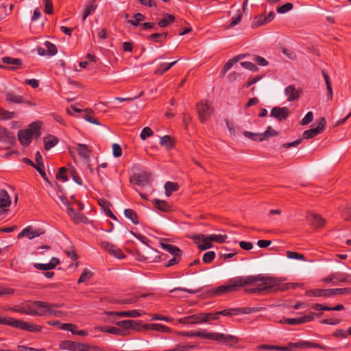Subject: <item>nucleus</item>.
Wrapping results in <instances>:
<instances>
[{"instance_id": "nucleus-35", "label": "nucleus", "mask_w": 351, "mask_h": 351, "mask_svg": "<svg viewBox=\"0 0 351 351\" xmlns=\"http://www.w3.org/2000/svg\"><path fill=\"white\" fill-rule=\"evenodd\" d=\"M75 343L76 342L73 341H63L60 342L59 348L60 349L64 350L75 351Z\"/></svg>"}, {"instance_id": "nucleus-12", "label": "nucleus", "mask_w": 351, "mask_h": 351, "mask_svg": "<svg viewBox=\"0 0 351 351\" xmlns=\"http://www.w3.org/2000/svg\"><path fill=\"white\" fill-rule=\"evenodd\" d=\"M44 303L43 301H34L26 306V315L32 316L43 317V307L40 306L39 304Z\"/></svg>"}, {"instance_id": "nucleus-17", "label": "nucleus", "mask_w": 351, "mask_h": 351, "mask_svg": "<svg viewBox=\"0 0 351 351\" xmlns=\"http://www.w3.org/2000/svg\"><path fill=\"white\" fill-rule=\"evenodd\" d=\"M306 219L311 223V225L316 228H322L326 223L325 219L321 215L311 212L307 213Z\"/></svg>"}, {"instance_id": "nucleus-55", "label": "nucleus", "mask_w": 351, "mask_h": 351, "mask_svg": "<svg viewBox=\"0 0 351 351\" xmlns=\"http://www.w3.org/2000/svg\"><path fill=\"white\" fill-rule=\"evenodd\" d=\"M2 61L3 63L7 64H12V65H21V60L18 58H12L10 57H4L2 58Z\"/></svg>"}, {"instance_id": "nucleus-61", "label": "nucleus", "mask_w": 351, "mask_h": 351, "mask_svg": "<svg viewBox=\"0 0 351 351\" xmlns=\"http://www.w3.org/2000/svg\"><path fill=\"white\" fill-rule=\"evenodd\" d=\"M92 346L83 343H76L75 351H90Z\"/></svg>"}, {"instance_id": "nucleus-42", "label": "nucleus", "mask_w": 351, "mask_h": 351, "mask_svg": "<svg viewBox=\"0 0 351 351\" xmlns=\"http://www.w3.org/2000/svg\"><path fill=\"white\" fill-rule=\"evenodd\" d=\"M44 45L46 47V51L48 56H54L57 53L58 49L54 44L50 43L49 41H46Z\"/></svg>"}, {"instance_id": "nucleus-49", "label": "nucleus", "mask_w": 351, "mask_h": 351, "mask_svg": "<svg viewBox=\"0 0 351 351\" xmlns=\"http://www.w3.org/2000/svg\"><path fill=\"white\" fill-rule=\"evenodd\" d=\"M242 17L243 14L240 12V10H239L238 14L235 16L232 17L231 21L230 24L227 26V28H232L235 25H238L241 21Z\"/></svg>"}, {"instance_id": "nucleus-50", "label": "nucleus", "mask_w": 351, "mask_h": 351, "mask_svg": "<svg viewBox=\"0 0 351 351\" xmlns=\"http://www.w3.org/2000/svg\"><path fill=\"white\" fill-rule=\"evenodd\" d=\"M204 322L210 320H217L219 318L218 311L215 313H202Z\"/></svg>"}, {"instance_id": "nucleus-52", "label": "nucleus", "mask_w": 351, "mask_h": 351, "mask_svg": "<svg viewBox=\"0 0 351 351\" xmlns=\"http://www.w3.org/2000/svg\"><path fill=\"white\" fill-rule=\"evenodd\" d=\"M86 114H84L83 117L84 119L91 123H93V124H96V125H100V123L98 121V120L96 119V118H94L93 117H92L90 113H92L93 112V110H90V109H86Z\"/></svg>"}, {"instance_id": "nucleus-22", "label": "nucleus", "mask_w": 351, "mask_h": 351, "mask_svg": "<svg viewBox=\"0 0 351 351\" xmlns=\"http://www.w3.org/2000/svg\"><path fill=\"white\" fill-rule=\"evenodd\" d=\"M326 292L327 293L326 298L332 297L335 295L350 294L351 288L328 289H326Z\"/></svg>"}, {"instance_id": "nucleus-53", "label": "nucleus", "mask_w": 351, "mask_h": 351, "mask_svg": "<svg viewBox=\"0 0 351 351\" xmlns=\"http://www.w3.org/2000/svg\"><path fill=\"white\" fill-rule=\"evenodd\" d=\"M139 299L138 296H132L129 298L117 300L114 301V303L121 304H133L136 302Z\"/></svg>"}, {"instance_id": "nucleus-31", "label": "nucleus", "mask_w": 351, "mask_h": 351, "mask_svg": "<svg viewBox=\"0 0 351 351\" xmlns=\"http://www.w3.org/2000/svg\"><path fill=\"white\" fill-rule=\"evenodd\" d=\"M336 282H346L351 284V274L346 273H335L334 277Z\"/></svg>"}, {"instance_id": "nucleus-43", "label": "nucleus", "mask_w": 351, "mask_h": 351, "mask_svg": "<svg viewBox=\"0 0 351 351\" xmlns=\"http://www.w3.org/2000/svg\"><path fill=\"white\" fill-rule=\"evenodd\" d=\"M68 171L67 168L62 167H60L56 176V178L58 180H61L62 182H66L68 180V177L66 176V173Z\"/></svg>"}, {"instance_id": "nucleus-21", "label": "nucleus", "mask_w": 351, "mask_h": 351, "mask_svg": "<svg viewBox=\"0 0 351 351\" xmlns=\"http://www.w3.org/2000/svg\"><path fill=\"white\" fill-rule=\"evenodd\" d=\"M116 324L120 327H123V330L133 329L136 331H141L140 324L138 322L129 319L117 322Z\"/></svg>"}, {"instance_id": "nucleus-29", "label": "nucleus", "mask_w": 351, "mask_h": 351, "mask_svg": "<svg viewBox=\"0 0 351 351\" xmlns=\"http://www.w3.org/2000/svg\"><path fill=\"white\" fill-rule=\"evenodd\" d=\"M176 21V18L173 15L166 13L164 14V18L160 20L158 23L160 27H165L169 25L171 23Z\"/></svg>"}, {"instance_id": "nucleus-2", "label": "nucleus", "mask_w": 351, "mask_h": 351, "mask_svg": "<svg viewBox=\"0 0 351 351\" xmlns=\"http://www.w3.org/2000/svg\"><path fill=\"white\" fill-rule=\"evenodd\" d=\"M182 335L189 337H202L206 339H211L217 342H221L230 346L235 344L239 341L238 338L235 336L231 335H225L223 333L209 332L205 330L199 331H186L182 332Z\"/></svg>"}, {"instance_id": "nucleus-54", "label": "nucleus", "mask_w": 351, "mask_h": 351, "mask_svg": "<svg viewBox=\"0 0 351 351\" xmlns=\"http://www.w3.org/2000/svg\"><path fill=\"white\" fill-rule=\"evenodd\" d=\"M97 5L95 4L88 5L84 10V12L82 16L83 21H85L86 19L96 10Z\"/></svg>"}, {"instance_id": "nucleus-27", "label": "nucleus", "mask_w": 351, "mask_h": 351, "mask_svg": "<svg viewBox=\"0 0 351 351\" xmlns=\"http://www.w3.org/2000/svg\"><path fill=\"white\" fill-rule=\"evenodd\" d=\"M77 149L78 152V154L83 157L84 158L88 159L90 156V154L91 152V150L89 149V147L85 145L82 143H77Z\"/></svg>"}, {"instance_id": "nucleus-18", "label": "nucleus", "mask_w": 351, "mask_h": 351, "mask_svg": "<svg viewBox=\"0 0 351 351\" xmlns=\"http://www.w3.org/2000/svg\"><path fill=\"white\" fill-rule=\"evenodd\" d=\"M69 215L75 223L80 222L86 223L88 221L87 217L82 213L76 212L72 207H69L67 210Z\"/></svg>"}, {"instance_id": "nucleus-47", "label": "nucleus", "mask_w": 351, "mask_h": 351, "mask_svg": "<svg viewBox=\"0 0 351 351\" xmlns=\"http://www.w3.org/2000/svg\"><path fill=\"white\" fill-rule=\"evenodd\" d=\"M108 252L118 258H122L123 257H124L123 253L121 251V250L114 244L112 245V246H111V247L110 248V251Z\"/></svg>"}, {"instance_id": "nucleus-63", "label": "nucleus", "mask_w": 351, "mask_h": 351, "mask_svg": "<svg viewBox=\"0 0 351 351\" xmlns=\"http://www.w3.org/2000/svg\"><path fill=\"white\" fill-rule=\"evenodd\" d=\"M293 8V5L291 3H287L282 6L277 8V12L280 14H284Z\"/></svg>"}, {"instance_id": "nucleus-6", "label": "nucleus", "mask_w": 351, "mask_h": 351, "mask_svg": "<svg viewBox=\"0 0 351 351\" xmlns=\"http://www.w3.org/2000/svg\"><path fill=\"white\" fill-rule=\"evenodd\" d=\"M12 327L32 332H40L43 330V326L40 325L14 318H13Z\"/></svg>"}, {"instance_id": "nucleus-10", "label": "nucleus", "mask_w": 351, "mask_h": 351, "mask_svg": "<svg viewBox=\"0 0 351 351\" xmlns=\"http://www.w3.org/2000/svg\"><path fill=\"white\" fill-rule=\"evenodd\" d=\"M191 238L194 241H196L197 247L202 250H206L213 247L211 240H210V236L199 234L193 235Z\"/></svg>"}, {"instance_id": "nucleus-24", "label": "nucleus", "mask_w": 351, "mask_h": 351, "mask_svg": "<svg viewBox=\"0 0 351 351\" xmlns=\"http://www.w3.org/2000/svg\"><path fill=\"white\" fill-rule=\"evenodd\" d=\"M5 99L9 104H23L25 102V99L22 96L16 95L12 92L6 93Z\"/></svg>"}, {"instance_id": "nucleus-56", "label": "nucleus", "mask_w": 351, "mask_h": 351, "mask_svg": "<svg viewBox=\"0 0 351 351\" xmlns=\"http://www.w3.org/2000/svg\"><path fill=\"white\" fill-rule=\"evenodd\" d=\"M109 330H110V334H114V335H121V336H125V335H128V330H123L120 328H117V327H114V326H110Z\"/></svg>"}, {"instance_id": "nucleus-20", "label": "nucleus", "mask_w": 351, "mask_h": 351, "mask_svg": "<svg viewBox=\"0 0 351 351\" xmlns=\"http://www.w3.org/2000/svg\"><path fill=\"white\" fill-rule=\"evenodd\" d=\"M42 232L38 230H34L32 226H27L24 228L19 234L17 238L21 239L23 237H27L29 239L39 237Z\"/></svg>"}, {"instance_id": "nucleus-59", "label": "nucleus", "mask_w": 351, "mask_h": 351, "mask_svg": "<svg viewBox=\"0 0 351 351\" xmlns=\"http://www.w3.org/2000/svg\"><path fill=\"white\" fill-rule=\"evenodd\" d=\"M243 135L253 141H260V138H261V133H254L249 131L243 132Z\"/></svg>"}, {"instance_id": "nucleus-39", "label": "nucleus", "mask_w": 351, "mask_h": 351, "mask_svg": "<svg viewBox=\"0 0 351 351\" xmlns=\"http://www.w3.org/2000/svg\"><path fill=\"white\" fill-rule=\"evenodd\" d=\"M125 216L130 219L132 222L134 224H138V216L135 211H134L132 209L127 208L124 210Z\"/></svg>"}, {"instance_id": "nucleus-7", "label": "nucleus", "mask_w": 351, "mask_h": 351, "mask_svg": "<svg viewBox=\"0 0 351 351\" xmlns=\"http://www.w3.org/2000/svg\"><path fill=\"white\" fill-rule=\"evenodd\" d=\"M289 350L292 348H300V349H307V348H319L321 350H328V347L324 345H321L315 342L300 341L296 343L289 342L288 344Z\"/></svg>"}, {"instance_id": "nucleus-5", "label": "nucleus", "mask_w": 351, "mask_h": 351, "mask_svg": "<svg viewBox=\"0 0 351 351\" xmlns=\"http://www.w3.org/2000/svg\"><path fill=\"white\" fill-rule=\"evenodd\" d=\"M197 112L199 121L202 123L206 122L208 117L213 114V108L208 104L207 100H202L196 104Z\"/></svg>"}, {"instance_id": "nucleus-25", "label": "nucleus", "mask_w": 351, "mask_h": 351, "mask_svg": "<svg viewBox=\"0 0 351 351\" xmlns=\"http://www.w3.org/2000/svg\"><path fill=\"white\" fill-rule=\"evenodd\" d=\"M11 204V199L5 189L0 190V208L8 207Z\"/></svg>"}, {"instance_id": "nucleus-19", "label": "nucleus", "mask_w": 351, "mask_h": 351, "mask_svg": "<svg viewBox=\"0 0 351 351\" xmlns=\"http://www.w3.org/2000/svg\"><path fill=\"white\" fill-rule=\"evenodd\" d=\"M33 136L29 130H21L18 132V138L21 145L27 146L32 142Z\"/></svg>"}, {"instance_id": "nucleus-34", "label": "nucleus", "mask_w": 351, "mask_h": 351, "mask_svg": "<svg viewBox=\"0 0 351 351\" xmlns=\"http://www.w3.org/2000/svg\"><path fill=\"white\" fill-rule=\"evenodd\" d=\"M17 116L18 113L16 112H10L8 110H4L2 108H0V119L1 120H9L16 117Z\"/></svg>"}, {"instance_id": "nucleus-26", "label": "nucleus", "mask_w": 351, "mask_h": 351, "mask_svg": "<svg viewBox=\"0 0 351 351\" xmlns=\"http://www.w3.org/2000/svg\"><path fill=\"white\" fill-rule=\"evenodd\" d=\"M43 141L44 147L46 150H49L58 143V138L53 135H48L44 138Z\"/></svg>"}, {"instance_id": "nucleus-30", "label": "nucleus", "mask_w": 351, "mask_h": 351, "mask_svg": "<svg viewBox=\"0 0 351 351\" xmlns=\"http://www.w3.org/2000/svg\"><path fill=\"white\" fill-rule=\"evenodd\" d=\"M165 194L169 197L173 192L179 189V184L176 182L168 181L165 184Z\"/></svg>"}, {"instance_id": "nucleus-64", "label": "nucleus", "mask_w": 351, "mask_h": 351, "mask_svg": "<svg viewBox=\"0 0 351 351\" xmlns=\"http://www.w3.org/2000/svg\"><path fill=\"white\" fill-rule=\"evenodd\" d=\"M195 347V346L179 344V345H177L176 348H174V350L175 351H189V350L194 348Z\"/></svg>"}, {"instance_id": "nucleus-38", "label": "nucleus", "mask_w": 351, "mask_h": 351, "mask_svg": "<svg viewBox=\"0 0 351 351\" xmlns=\"http://www.w3.org/2000/svg\"><path fill=\"white\" fill-rule=\"evenodd\" d=\"M27 130H30L31 134L36 137H39L40 135V124L39 122H33L29 125V127Z\"/></svg>"}, {"instance_id": "nucleus-33", "label": "nucleus", "mask_w": 351, "mask_h": 351, "mask_svg": "<svg viewBox=\"0 0 351 351\" xmlns=\"http://www.w3.org/2000/svg\"><path fill=\"white\" fill-rule=\"evenodd\" d=\"M161 246L164 250H165L172 255L177 254H182V252L180 248L172 244L161 243Z\"/></svg>"}, {"instance_id": "nucleus-16", "label": "nucleus", "mask_w": 351, "mask_h": 351, "mask_svg": "<svg viewBox=\"0 0 351 351\" xmlns=\"http://www.w3.org/2000/svg\"><path fill=\"white\" fill-rule=\"evenodd\" d=\"M258 310L255 308H228V309H224L221 311H218L219 316L223 315V316H231L232 315H239V314H243V313H250L251 312H255Z\"/></svg>"}, {"instance_id": "nucleus-58", "label": "nucleus", "mask_w": 351, "mask_h": 351, "mask_svg": "<svg viewBox=\"0 0 351 351\" xmlns=\"http://www.w3.org/2000/svg\"><path fill=\"white\" fill-rule=\"evenodd\" d=\"M182 254H174L173 255V257L172 258H171L165 265V266L166 267H171L173 265H175L176 264H178L180 261V257L182 256Z\"/></svg>"}, {"instance_id": "nucleus-40", "label": "nucleus", "mask_w": 351, "mask_h": 351, "mask_svg": "<svg viewBox=\"0 0 351 351\" xmlns=\"http://www.w3.org/2000/svg\"><path fill=\"white\" fill-rule=\"evenodd\" d=\"M278 135V132L274 129L271 126H269L265 132L261 133V138H260V141H263L269 137L276 136Z\"/></svg>"}, {"instance_id": "nucleus-62", "label": "nucleus", "mask_w": 351, "mask_h": 351, "mask_svg": "<svg viewBox=\"0 0 351 351\" xmlns=\"http://www.w3.org/2000/svg\"><path fill=\"white\" fill-rule=\"evenodd\" d=\"M241 64L243 68L252 71H257L258 70V68L255 64L249 61L242 62Z\"/></svg>"}, {"instance_id": "nucleus-51", "label": "nucleus", "mask_w": 351, "mask_h": 351, "mask_svg": "<svg viewBox=\"0 0 351 351\" xmlns=\"http://www.w3.org/2000/svg\"><path fill=\"white\" fill-rule=\"evenodd\" d=\"M287 258L290 259H298L302 261H306L305 256L300 253L293 252V251H287L286 252Z\"/></svg>"}, {"instance_id": "nucleus-60", "label": "nucleus", "mask_w": 351, "mask_h": 351, "mask_svg": "<svg viewBox=\"0 0 351 351\" xmlns=\"http://www.w3.org/2000/svg\"><path fill=\"white\" fill-rule=\"evenodd\" d=\"M154 132L149 127L144 128L141 132L140 137L142 140H145L147 137L152 136Z\"/></svg>"}, {"instance_id": "nucleus-57", "label": "nucleus", "mask_w": 351, "mask_h": 351, "mask_svg": "<svg viewBox=\"0 0 351 351\" xmlns=\"http://www.w3.org/2000/svg\"><path fill=\"white\" fill-rule=\"evenodd\" d=\"M215 258V252L214 251H209L204 254L202 260L205 263H210L214 260Z\"/></svg>"}, {"instance_id": "nucleus-44", "label": "nucleus", "mask_w": 351, "mask_h": 351, "mask_svg": "<svg viewBox=\"0 0 351 351\" xmlns=\"http://www.w3.org/2000/svg\"><path fill=\"white\" fill-rule=\"evenodd\" d=\"M152 330H156L164 333H169L171 332V329L168 326L165 325H162L160 324H152Z\"/></svg>"}, {"instance_id": "nucleus-45", "label": "nucleus", "mask_w": 351, "mask_h": 351, "mask_svg": "<svg viewBox=\"0 0 351 351\" xmlns=\"http://www.w3.org/2000/svg\"><path fill=\"white\" fill-rule=\"evenodd\" d=\"M92 276H93L92 272L87 268H85L83 270V272L82 273V274L80 275V276L77 280V283L80 284V283L86 282V280L90 279L92 277Z\"/></svg>"}, {"instance_id": "nucleus-3", "label": "nucleus", "mask_w": 351, "mask_h": 351, "mask_svg": "<svg viewBox=\"0 0 351 351\" xmlns=\"http://www.w3.org/2000/svg\"><path fill=\"white\" fill-rule=\"evenodd\" d=\"M250 280L246 276H237L229 279L225 285L219 286L212 291L214 295H221L237 291L239 288L249 286Z\"/></svg>"}, {"instance_id": "nucleus-9", "label": "nucleus", "mask_w": 351, "mask_h": 351, "mask_svg": "<svg viewBox=\"0 0 351 351\" xmlns=\"http://www.w3.org/2000/svg\"><path fill=\"white\" fill-rule=\"evenodd\" d=\"M326 121L324 117H322L319 120L318 125L315 128L305 130L303 133V138L309 139L316 135L321 134L325 129Z\"/></svg>"}, {"instance_id": "nucleus-32", "label": "nucleus", "mask_w": 351, "mask_h": 351, "mask_svg": "<svg viewBox=\"0 0 351 351\" xmlns=\"http://www.w3.org/2000/svg\"><path fill=\"white\" fill-rule=\"evenodd\" d=\"M178 60L173 61L171 63H162L160 64L155 71V74L162 75L165 72L171 69Z\"/></svg>"}, {"instance_id": "nucleus-46", "label": "nucleus", "mask_w": 351, "mask_h": 351, "mask_svg": "<svg viewBox=\"0 0 351 351\" xmlns=\"http://www.w3.org/2000/svg\"><path fill=\"white\" fill-rule=\"evenodd\" d=\"M190 324H202L204 322L203 315L202 313L194 314L189 316Z\"/></svg>"}, {"instance_id": "nucleus-23", "label": "nucleus", "mask_w": 351, "mask_h": 351, "mask_svg": "<svg viewBox=\"0 0 351 351\" xmlns=\"http://www.w3.org/2000/svg\"><path fill=\"white\" fill-rule=\"evenodd\" d=\"M152 204L160 211L167 213L171 210V206L164 200L154 199L152 200Z\"/></svg>"}, {"instance_id": "nucleus-4", "label": "nucleus", "mask_w": 351, "mask_h": 351, "mask_svg": "<svg viewBox=\"0 0 351 351\" xmlns=\"http://www.w3.org/2000/svg\"><path fill=\"white\" fill-rule=\"evenodd\" d=\"M39 305L43 307V313L44 315H43V317L53 316L62 317L66 315L65 312L56 310V308L62 306L63 304H57L44 302V303H40Z\"/></svg>"}, {"instance_id": "nucleus-14", "label": "nucleus", "mask_w": 351, "mask_h": 351, "mask_svg": "<svg viewBox=\"0 0 351 351\" xmlns=\"http://www.w3.org/2000/svg\"><path fill=\"white\" fill-rule=\"evenodd\" d=\"M150 178L151 173L143 171L132 176L130 178V182L136 185L145 186L149 182Z\"/></svg>"}, {"instance_id": "nucleus-37", "label": "nucleus", "mask_w": 351, "mask_h": 351, "mask_svg": "<svg viewBox=\"0 0 351 351\" xmlns=\"http://www.w3.org/2000/svg\"><path fill=\"white\" fill-rule=\"evenodd\" d=\"M305 295L308 297H319L322 296L326 298L327 293L326 289H312L306 291Z\"/></svg>"}, {"instance_id": "nucleus-36", "label": "nucleus", "mask_w": 351, "mask_h": 351, "mask_svg": "<svg viewBox=\"0 0 351 351\" xmlns=\"http://www.w3.org/2000/svg\"><path fill=\"white\" fill-rule=\"evenodd\" d=\"M160 143L161 145L166 147L167 149H171L174 147L173 140L169 135H165L161 137Z\"/></svg>"}, {"instance_id": "nucleus-15", "label": "nucleus", "mask_w": 351, "mask_h": 351, "mask_svg": "<svg viewBox=\"0 0 351 351\" xmlns=\"http://www.w3.org/2000/svg\"><path fill=\"white\" fill-rule=\"evenodd\" d=\"M302 93V90L296 88L295 85H289L285 89V95L287 97L288 101L297 100Z\"/></svg>"}, {"instance_id": "nucleus-28", "label": "nucleus", "mask_w": 351, "mask_h": 351, "mask_svg": "<svg viewBox=\"0 0 351 351\" xmlns=\"http://www.w3.org/2000/svg\"><path fill=\"white\" fill-rule=\"evenodd\" d=\"M241 58V56H237L228 60L221 71V76L225 75L228 71H229L232 66L240 60Z\"/></svg>"}, {"instance_id": "nucleus-8", "label": "nucleus", "mask_w": 351, "mask_h": 351, "mask_svg": "<svg viewBox=\"0 0 351 351\" xmlns=\"http://www.w3.org/2000/svg\"><path fill=\"white\" fill-rule=\"evenodd\" d=\"M0 142L4 143L6 147L14 145L16 143V138L12 132L7 128L0 125Z\"/></svg>"}, {"instance_id": "nucleus-13", "label": "nucleus", "mask_w": 351, "mask_h": 351, "mask_svg": "<svg viewBox=\"0 0 351 351\" xmlns=\"http://www.w3.org/2000/svg\"><path fill=\"white\" fill-rule=\"evenodd\" d=\"M313 315H306L298 318H283L279 321L282 324L300 325L313 320Z\"/></svg>"}, {"instance_id": "nucleus-41", "label": "nucleus", "mask_w": 351, "mask_h": 351, "mask_svg": "<svg viewBox=\"0 0 351 351\" xmlns=\"http://www.w3.org/2000/svg\"><path fill=\"white\" fill-rule=\"evenodd\" d=\"M142 313L137 310L121 311L117 313V316L119 317H140Z\"/></svg>"}, {"instance_id": "nucleus-48", "label": "nucleus", "mask_w": 351, "mask_h": 351, "mask_svg": "<svg viewBox=\"0 0 351 351\" xmlns=\"http://www.w3.org/2000/svg\"><path fill=\"white\" fill-rule=\"evenodd\" d=\"M210 240H211V242H216L218 243H223L226 242V240L228 239L227 235H222V234H210Z\"/></svg>"}, {"instance_id": "nucleus-1", "label": "nucleus", "mask_w": 351, "mask_h": 351, "mask_svg": "<svg viewBox=\"0 0 351 351\" xmlns=\"http://www.w3.org/2000/svg\"><path fill=\"white\" fill-rule=\"evenodd\" d=\"M246 278L250 280L249 286L252 285L255 282H261L260 286L262 292L285 291L288 290L289 287V285H281V282L285 281V279L282 278L265 276L259 274L257 276H247Z\"/></svg>"}, {"instance_id": "nucleus-11", "label": "nucleus", "mask_w": 351, "mask_h": 351, "mask_svg": "<svg viewBox=\"0 0 351 351\" xmlns=\"http://www.w3.org/2000/svg\"><path fill=\"white\" fill-rule=\"evenodd\" d=\"M290 114L287 107H274L271 110L270 117L276 119L279 121H285Z\"/></svg>"}]
</instances>
